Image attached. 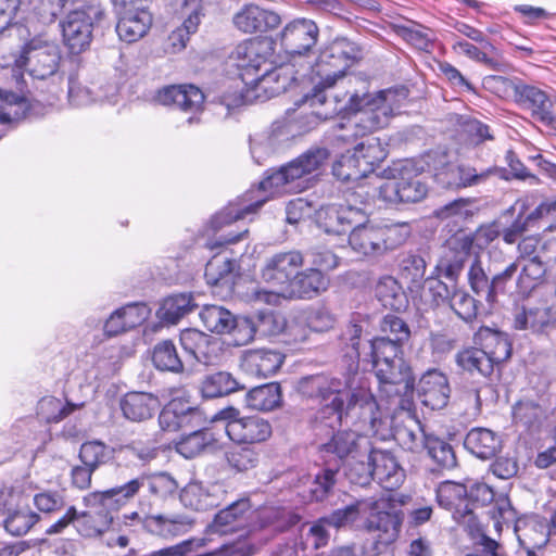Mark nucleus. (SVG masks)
Masks as SVG:
<instances>
[{
	"instance_id": "nucleus-1",
	"label": "nucleus",
	"mask_w": 556,
	"mask_h": 556,
	"mask_svg": "<svg viewBox=\"0 0 556 556\" xmlns=\"http://www.w3.org/2000/svg\"><path fill=\"white\" fill-rule=\"evenodd\" d=\"M363 328L350 324L341 334L352 363L341 376L318 372L301 377L295 384L296 392L320 407L311 419V427L317 437L324 432L328 441L319 444L323 457L333 455L334 464L353 458H364L371 452V440L351 429H340L343 424L363 430L377 432L382 424L380 405L368 381L358 375Z\"/></svg>"
},
{
	"instance_id": "nucleus-2",
	"label": "nucleus",
	"mask_w": 556,
	"mask_h": 556,
	"mask_svg": "<svg viewBox=\"0 0 556 556\" xmlns=\"http://www.w3.org/2000/svg\"><path fill=\"white\" fill-rule=\"evenodd\" d=\"M340 261L326 247L281 251L265 258L261 278L283 299L309 301L330 288V273L340 266Z\"/></svg>"
},
{
	"instance_id": "nucleus-3",
	"label": "nucleus",
	"mask_w": 556,
	"mask_h": 556,
	"mask_svg": "<svg viewBox=\"0 0 556 556\" xmlns=\"http://www.w3.org/2000/svg\"><path fill=\"white\" fill-rule=\"evenodd\" d=\"M363 59V48L348 37H336L325 43L309 67L313 88L294 102L296 106L325 104L328 100L326 89L332 87L339 78Z\"/></svg>"
},
{
	"instance_id": "nucleus-4",
	"label": "nucleus",
	"mask_w": 556,
	"mask_h": 556,
	"mask_svg": "<svg viewBox=\"0 0 556 556\" xmlns=\"http://www.w3.org/2000/svg\"><path fill=\"white\" fill-rule=\"evenodd\" d=\"M352 79L361 87L346 92L349 100L338 111L346 115L359 114L357 125L364 131L372 132L387 127L390 119L401 112V108L409 97V89L404 85L370 93L369 79L365 74L353 75L350 81Z\"/></svg>"
},
{
	"instance_id": "nucleus-5",
	"label": "nucleus",
	"mask_w": 556,
	"mask_h": 556,
	"mask_svg": "<svg viewBox=\"0 0 556 556\" xmlns=\"http://www.w3.org/2000/svg\"><path fill=\"white\" fill-rule=\"evenodd\" d=\"M64 43L72 54L90 48L93 39H101L112 28V21L102 0H86L71 10L61 23Z\"/></svg>"
},
{
	"instance_id": "nucleus-6",
	"label": "nucleus",
	"mask_w": 556,
	"mask_h": 556,
	"mask_svg": "<svg viewBox=\"0 0 556 556\" xmlns=\"http://www.w3.org/2000/svg\"><path fill=\"white\" fill-rule=\"evenodd\" d=\"M409 236L407 223H355L349 232V244L365 257L378 258L402 247Z\"/></svg>"
},
{
	"instance_id": "nucleus-7",
	"label": "nucleus",
	"mask_w": 556,
	"mask_h": 556,
	"mask_svg": "<svg viewBox=\"0 0 556 556\" xmlns=\"http://www.w3.org/2000/svg\"><path fill=\"white\" fill-rule=\"evenodd\" d=\"M378 175L388 179L378 188V198L388 205L418 203L429 192L422 174L410 160L393 162Z\"/></svg>"
},
{
	"instance_id": "nucleus-8",
	"label": "nucleus",
	"mask_w": 556,
	"mask_h": 556,
	"mask_svg": "<svg viewBox=\"0 0 556 556\" xmlns=\"http://www.w3.org/2000/svg\"><path fill=\"white\" fill-rule=\"evenodd\" d=\"M379 381L380 393L406 412L415 409V375L408 361L404 357L372 367Z\"/></svg>"
},
{
	"instance_id": "nucleus-9",
	"label": "nucleus",
	"mask_w": 556,
	"mask_h": 556,
	"mask_svg": "<svg viewBox=\"0 0 556 556\" xmlns=\"http://www.w3.org/2000/svg\"><path fill=\"white\" fill-rule=\"evenodd\" d=\"M330 155L328 148L313 146L290 162L266 169L257 188L267 191L287 187L307 175L321 170Z\"/></svg>"
},
{
	"instance_id": "nucleus-10",
	"label": "nucleus",
	"mask_w": 556,
	"mask_h": 556,
	"mask_svg": "<svg viewBox=\"0 0 556 556\" xmlns=\"http://www.w3.org/2000/svg\"><path fill=\"white\" fill-rule=\"evenodd\" d=\"M485 81L494 86H502L505 91H511L515 102L520 108L529 110L534 121L556 130V114L554 113L556 101L552 100L546 91L525 84L521 79H510L497 75L488 76Z\"/></svg>"
},
{
	"instance_id": "nucleus-11",
	"label": "nucleus",
	"mask_w": 556,
	"mask_h": 556,
	"mask_svg": "<svg viewBox=\"0 0 556 556\" xmlns=\"http://www.w3.org/2000/svg\"><path fill=\"white\" fill-rule=\"evenodd\" d=\"M12 55L16 66L26 67L30 76L37 79H47L56 74L62 59L60 47L42 35L18 46Z\"/></svg>"
},
{
	"instance_id": "nucleus-12",
	"label": "nucleus",
	"mask_w": 556,
	"mask_h": 556,
	"mask_svg": "<svg viewBox=\"0 0 556 556\" xmlns=\"http://www.w3.org/2000/svg\"><path fill=\"white\" fill-rule=\"evenodd\" d=\"M220 509L215 513L212 521L206 526V533L227 535L237 532L248 533L247 529L253 521L256 507L251 496L247 493L239 497H233L232 492L226 486V496L224 497Z\"/></svg>"
},
{
	"instance_id": "nucleus-13",
	"label": "nucleus",
	"mask_w": 556,
	"mask_h": 556,
	"mask_svg": "<svg viewBox=\"0 0 556 556\" xmlns=\"http://www.w3.org/2000/svg\"><path fill=\"white\" fill-rule=\"evenodd\" d=\"M319 27L314 20L296 17L277 34L276 41L289 55H308L318 42Z\"/></svg>"
},
{
	"instance_id": "nucleus-14",
	"label": "nucleus",
	"mask_w": 556,
	"mask_h": 556,
	"mask_svg": "<svg viewBox=\"0 0 556 556\" xmlns=\"http://www.w3.org/2000/svg\"><path fill=\"white\" fill-rule=\"evenodd\" d=\"M270 42L265 39H247L240 42L229 55L231 66L238 70V77L244 85L249 86L248 80L262 71V66L267 65L270 55Z\"/></svg>"
},
{
	"instance_id": "nucleus-15",
	"label": "nucleus",
	"mask_w": 556,
	"mask_h": 556,
	"mask_svg": "<svg viewBox=\"0 0 556 556\" xmlns=\"http://www.w3.org/2000/svg\"><path fill=\"white\" fill-rule=\"evenodd\" d=\"M203 424L201 409L187 396L173 397L159 414L160 428L166 432H184L189 428L201 427Z\"/></svg>"
},
{
	"instance_id": "nucleus-16",
	"label": "nucleus",
	"mask_w": 556,
	"mask_h": 556,
	"mask_svg": "<svg viewBox=\"0 0 556 556\" xmlns=\"http://www.w3.org/2000/svg\"><path fill=\"white\" fill-rule=\"evenodd\" d=\"M286 327V317L281 312L274 308L266 307L243 315L240 333L242 345L250 343L255 338L279 336Z\"/></svg>"
},
{
	"instance_id": "nucleus-17",
	"label": "nucleus",
	"mask_w": 556,
	"mask_h": 556,
	"mask_svg": "<svg viewBox=\"0 0 556 556\" xmlns=\"http://www.w3.org/2000/svg\"><path fill=\"white\" fill-rule=\"evenodd\" d=\"M451 386L447 376L440 369L425 371L418 382L415 381V394L422 406L431 410H440L448 405Z\"/></svg>"
},
{
	"instance_id": "nucleus-18",
	"label": "nucleus",
	"mask_w": 556,
	"mask_h": 556,
	"mask_svg": "<svg viewBox=\"0 0 556 556\" xmlns=\"http://www.w3.org/2000/svg\"><path fill=\"white\" fill-rule=\"evenodd\" d=\"M47 108L23 93L0 88V124L12 125L24 119H37L46 114Z\"/></svg>"
},
{
	"instance_id": "nucleus-19",
	"label": "nucleus",
	"mask_w": 556,
	"mask_h": 556,
	"mask_svg": "<svg viewBox=\"0 0 556 556\" xmlns=\"http://www.w3.org/2000/svg\"><path fill=\"white\" fill-rule=\"evenodd\" d=\"M267 64L269 67H266L263 72L255 73V75L248 80V87L241 89L236 88L232 93H223L220 97L222 103L227 108H238L252 103L254 100L273 98L274 96H270V91L278 79L273 75L276 74V67H273L271 63L267 62Z\"/></svg>"
},
{
	"instance_id": "nucleus-20",
	"label": "nucleus",
	"mask_w": 556,
	"mask_h": 556,
	"mask_svg": "<svg viewBox=\"0 0 556 556\" xmlns=\"http://www.w3.org/2000/svg\"><path fill=\"white\" fill-rule=\"evenodd\" d=\"M225 496L226 483L219 481L208 484L201 481H190L179 492L181 504L195 511L218 508Z\"/></svg>"
},
{
	"instance_id": "nucleus-21",
	"label": "nucleus",
	"mask_w": 556,
	"mask_h": 556,
	"mask_svg": "<svg viewBox=\"0 0 556 556\" xmlns=\"http://www.w3.org/2000/svg\"><path fill=\"white\" fill-rule=\"evenodd\" d=\"M361 211L342 204H325L314 212V223L328 236H341L350 232L357 223Z\"/></svg>"
},
{
	"instance_id": "nucleus-22",
	"label": "nucleus",
	"mask_w": 556,
	"mask_h": 556,
	"mask_svg": "<svg viewBox=\"0 0 556 556\" xmlns=\"http://www.w3.org/2000/svg\"><path fill=\"white\" fill-rule=\"evenodd\" d=\"M153 100L157 104L195 114L203 110L205 96L193 84L167 85L156 90Z\"/></svg>"
},
{
	"instance_id": "nucleus-23",
	"label": "nucleus",
	"mask_w": 556,
	"mask_h": 556,
	"mask_svg": "<svg viewBox=\"0 0 556 556\" xmlns=\"http://www.w3.org/2000/svg\"><path fill=\"white\" fill-rule=\"evenodd\" d=\"M402 510H382L378 501H368V513L364 518L363 531L379 532V543L396 541L403 522Z\"/></svg>"
},
{
	"instance_id": "nucleus-24",
	"label": "nucleus",
	"mask_w": 556,
	"mask_h": 556,
	"mask_svg": "<svg viewBox=\"0 0 556 556\" xmlns=\"http://www.w3.org/2000/svg\"><path fill=\"white\" fill-rule=\"evenodd\" d=\"M138 483L131 479L115 488L91 492L83 497V502L86 507L97 509L98 515L103 514L114 517V513H117L121 507L138 494Z\"/></svg>"
},
{
	"instance_id": "nucleus-25",
	"label": "nucleus",
	"mask_w": 556,
	"mask_h": 556,
	"mask_svg": "<svg viewBox=\"0 0 556 556\" xmlns=\"http://www.w3.org/2000/svg\"><path fill=\"white\" fill-rule=\"evenodd\" d=\"M525 301L521 311L514 317L515 329L548 333L556 328V311L546 300H540L536 303H532L530 299Z\"/></svg>"
},
{
	"instance_id": "nucleus-26",
	"label": "nucleus",
	"mask_w": 556,
	"mask_h": 556,
	"mask_svg": "<svg viewBox=\"0 0 556 556\" xmlns=\"http://www.w3.org/2000/svg\"><path fill=\"white\" fill-rule=\"evenodd\" d=\"M228 438L236 444L254 445L267 441L273 433L268 420L258 416H247L231 420L225 426Z\"/></svg>"
},
{
	"instance_id": "nucleus-27",
	"label": "nucleus",
	"mask_w": 556,
	"mask_h": 556,
	"mask_svg": "<svg viewBox=\"0 0 556 556\" xmlns=\"http://www.w3.org/2000/svg\"><path fill=\"white\" fill-rule=\"evenodd\" d=\"M199 315L208 331L218 334H230L233 344L242 346L240 333L243 315H236L219 305H205Z\"/></svg>"
},
{
	"instance_id": "nucleus-28",
	"label": "nucleus",
	"mask_w": 556,
	"mask_h": 556,
	"mask_svg": "<svg viewBox=\"0 0 556 556\" xmlns=\"http://www.w3.org/2000/svg\"><path fill=\"white\" fill-rule=\"evenodd\" d=\"M473 342L488 356L500 372L501 365L510 358L513 344L506 332L481 326L473 334Z\"/></svg>"
},
{
	"instance_id": "nucleus-29",
	"label": "nucleus",
	"mask_w": 556,
	"mask_h": 556,
	"mask_svg": "<svg viewBox=\"0 0 556 556\" xmlns=\"http://www.w3.org/2000/svg\"><path fill=\"white\" fill-rule=\"evenodd\" d=\"M122 416L130 422L152 419L161 407L157 395L151 392L128 391L118 400Z\"/></svg>"
},
{
	"instance_id": "nucleus-30",
	"label": "nucleus",
	"mask_w": 556,
	"mask_h": 556,
	"mask_svg": "<svg viewBox=\"0 0 556 556\" xmlns=\"http://www.w3.org/2000/svg\"><path fill=\"white\" fill-rule=\"evenodd\" d=\"M117 18L115 31L122 41L132 43L147 35L152 26L153 16L147 8H137L114 12Z\"/></svg>"
},
{
	"instance_id": "nucleus-31",
	"label": "nucleus",
	"mask_w": 556,
	"mask_h": 556,
	"mask_svg": "<svg viewBox=\"0 0 556 556\" xmlns=\"http://www.w3.org/2000/svg\"><path fill=\"white\" fill-rule=\"evenodd\" d=\"M490 178L489 167H478L469 162L453 161L448 170L440 174V186L446 189L460 190L479 186Z\"/></svg>"
},
{
	"instance_id": "nucleus-32",
	"label": "nucleus",
	"mask_w": 556,
	"mask_h": 556,
	"mask_svg": "<svg viewBox=\"0 0 556 556\" xmlns=\"http://www.w3.org/2000/svg\"><path fill=\"white\" fill-rule=\"evenodd\" d=\"M233 25L245 34L265 33L281 24V16L256 4H245L232 17Z\"/></svg>"
},
{
	"instance_id": "nucleus-33",
	"label": "nucleus",
	"mask_w": 556,
	"mask_h": 556,
	"mask_svg": "<svg viewBox=\"0 0 556 556\" xmlns=\"http://www.w3.org/2000/svg\"><path fill=\"white\" fill-rule=\"evenodd\" d=\"M286 355L277 349H254L247 351L242 358L244 371L257 378H268L282 366Z\"/></svg>"
},
{
	"instance_id": "nucleus-34",
	"label": "nucleus",
	"mask_w": 556,
	"mask_h": 556,
	"mask_svg": "<svg viewBox=\"0 0 556 556\" xmlns=\"http://www.w3.org/2000/svg\"><path fill=\"white\" fill-rule=\"evenodd\" d=\"M253 191L244 193L242 199L236 203H229L223 207L219 212L214 214L210 219V228L217 232L224 227L231 225L232 223L244 218L248 214L255 213L266 202V198L257 199L252 201Z\"/></svg>"
},
{
	"instance_id": "nucleus-35",
	"label": "nucleus",
	"mask_w": 556,
	"mask_h": 556,
	"mask_svg": "<svg viewBox=\"0 0 556 556\" xmlns=\"http://www.w3.org/2000/svg\"><path fill=\"white\" fill-rule=\"evenodd\" d=\"M523 262L521 269L517 273L516 290L518 299L528 300L535 288L544 281L549 258L532 256Z\"/></svg>"
},
{
	"instance_id": "nucleus-36",
	"label": "nucleus",
	"mask_w": 556,
	"mask_h": 556,
	"mask_svg": "<svg viewBox=\"0 0 556 556\" xmlns=\"http://www.w3.org/2000/svg\"><path fill=\"white\" fill-rule=\"evenodd\" d=\"M465 448L477 458H494L503 447L501 435L488 428H472L465 437Z\"/></svg>"
},
{
	"instance_id": "nucleus-37",
	"label": "nucleus",
	"mask_w": 556,
	"mask_h": 556,
	"mask_svg": "<svg viewBox=\"0 0 556 556\" xmlns=\"http://www.w3.org/2000/svg\"><path fill=\"white\" fill-rule=\"evenodd\" d=\"M365 457L371 460L375 479L386 483V488L392 489L402 481V468L390 451L376 448L371 442V452Z\"/></svg>"
},
{
	"instance_id": "nucleus-38",
	"label": "nucleus",
	"mask_w": 556,
	"mask_h": 556,
	"mask_svg": "<svg viewBox=\"0 0 556 556\" xmlns=\"http://www.w3.org/2000/svg\"><path fill=\"white\" fill-rule=\"evenodd\" d=\"M217 443L214 433L201 425V427L184 431L180 440L176 443V450L185 458L191 459L207 450L216 448Z\"/></svg>"
},
{
	"instance_id": "nucleus-39",
	"label": "nucleus",
	"mask_w": 556,
	"mask_h": 556,
	"mask_svg": "<svg viewBox=\"0 0 556 556\" xmlns=\"http://www.w3.org/2000/svg\"><path fill=\"white\" fill-rule=\"evenodd\" d=\"M368 513V501L356 500L344 507L333 509L324 516V521L337 530L350 529L363 531L364 518Z\"/></svg>"
},
{
	"instance_id": "nucleus-40",
	"label": "nucleus",
	"mask_w": 556,
	"mask_h": 556,
	"mask_svg": "<svg viewBox=\"0 0 556 556\" xmlns=\"http://www.w3.org/2000/svg\"><path fill=\"white\" fill-rule=\"evenodd\" d=\"M518 262H513L502 271L492 276L489 298H486V306L489 312L496 309L501 305L502 296H517L516 278L518 276ZM516 300L519 299L516 298L515 301Z\"/></svg>"
},
{
	"instance_id": "nucleus-41",
	"label": "nucleus",
	"mask_w": 556,
	"mask_h": 556,
	"mask_svg": "<svg viewBox=\"0 0 556 556\" xmlns=\"http://www.w3.org/2000/svg\"><path fill=\"white\" fill-rule=\"evenodd\" d=\"M375 296L378 302L393 312H404L409 305L408 296L400 281L391 275H384L375 285Z\"/></svg>"
},
{
	"instance_id": "nucleus-42",
	"label": "nucleus",
	"mask_w": 556,
	"mask_h": 556,
	"mask_svg": "<svg viewBox=\"0 0 556 556\" xmlns=\"http://www.w3.org/2000/svg\"><path fill=\"white\" fill-rule=\"evenodd\" d=\"M523 202H516L504 210L496 219L503 241L506 244L518 242L530 229L523 218Z\"/></svg>"
},
{
	"instance_id": "nucleus-43",
	"label": "nucleus",
	"mask_w": 556,
	"mask_h": 556,
	"mask_svg": "<svg viewBox=\"0 0 556 556\" xmlns=\"http://www.w3.org/2000/svg\"><path fill=\"white\" fill-rule=\"evenodd\" d=\"M511 414L514 424L523 428L529 434L540 432L547 417L545 408L531 399H522L516 402L511 407Z\"/></svg>"
},
{
	"instance_id": "nucleus-44",
	"label": "nucleus",
	"mask_w": 556,
	"mask_h": 556,
	"mask_svg": "<svg viewBox=\"0 0 556 556\" xmlns=\"http://www.w3.org/2000/svg\"><path fill=\"white\" fill-rule=\"evenodd\" d=\"M151 362L154 368L162 372L180 375L186 370L177 346L170 339L161 340L153 345Z\"/></svg>"
},
{
	"instance_id": "nucleus-45",
	"label": "nucleus",
	"mask_w": 556,
	"mask_h": 556,
	"mask_svg": "<svg viewBox=\"0 0 556 556\" xmlns=\"http://www.w3.org/2000/svg\"><path fill=\"white\" fill-rule=\"evenodd\" d=\"M244 389L230 372L215 371L203 376L200 392L203 399H217Z\"/></svg>"
},
{
	"instance_id": "nucleus-46",
	"label": "nucleus",
	"mask_w": 556,
	"mask_h": 556,
	"mask_svg": "<svg viewBox=\"0 0 556 556\" xmlns=\"http://www.w3.org/2000/svg\"><path fill=\"white\" fill-rule=\"evenodd\" d=\"M365 177L376 173L388 156L387 146L379 138L369 137L353 148Z\"/></svg>"
},
{
	"instance_id": "nucleus-47",
	"label": "nucleus",
	"mask_w": 556,
	"mask_h": 556,
	"mask_svg": "<svg viewBox=\"0 0 556 556\" xmlns=\"http://www.w3.org/2000/svg\"><path fill=\"white\" fill-rule=\"evenodd\" d=\"M424 446L435 464L431 469L432 473L452 470L458 466L454 447L444 439L434 434H425Z\"/></svg>"
},
{
	"instance_id": "nucleus-48",
	"label": "nucleus",
	"mask_w": 556,
	"mask_h": 556,
	"mask_svg": "<svg viewBox=\"0 0 556 556\" xmlns=\"http://www.w3.org/2000/svg\"><path fill=\"white\" fill-rule=\"evenodd\" d=\"M3 508L7 515L3 527L8 533L14 536L26 534L39 521V516L27 505L13 506L3 502Z\"/></svg>"
},
{
	"instance_id": "nucleus-49",
	"label": "nucleus",
	"mask_w": 556,
	"mask_h": 556,
	"mask_svg": "<svg viewBox=\"0 0 556 556\" xmlns=\"http://www.w3.org/2000/svg\"><path fill=\"white\" fill-rule=\"evenodd\" d=\"M455 362L463 371L471 376L479 375L493 381L492 375L496 368L479 348L470 346L458 351L455 355Z\"/></svg>"
},
{
	"instance_id": "nucleus-50",
	"label": "nucleus",
	"mask_w": 556,
	"mask_h": 556,
	"mask_svg": "<svg viewBox=\"0 0 556 556\" xmlns=\"http://www.w3.org/2000/svg\"><path fill=\"white\" fill-rule=\"evenodd\" d=\"M247 405L256 410L270 412L281 406L282 392L280 383L268 382L252 388L245 395Z\"/></svg>"
},
{
	"instance_id": "nucleus-51",
	"label": "nucleus",
	"mask_w": 556,
	"mask_h": 556,
	"mask_svg": "<svg viewBox=\"0 0 556 556\" xmlns=\"http://www.w3.org/2000/svg\"><path fill=\"white\" fill-rule=\"evenodd\" d=\"M420 174L429 173L440 185V174L448 170L453 160L450 150L437 147L425 152L419 159H410Z\"/></svg>"
},
{
	"instance_id": "nucleus-52",
	"label": "nucleus",
	"mask_w": 556,
	"mask_h": 556,
	"mask_svg": "<svg viewBox=\"0 0 556 556\" xmlns=\"http://www.w3.org/2000/svg\"><path fill=\"white\" fill-rule=\"evenodd\" d=\"M340 464H324L309 485V502H324L332 493L338 482Z\"/></svg>"
},
{
	"instance_id": "nucleus-53",
	"label": "nucleus",
	"mask_w": 556,
	"mask_h": 556,
	"mask_svg": "<svg viewBox=\"0 0 556 556\" xmlns=\"http://www.w3.org/2000/svg\"><path fill=\"white\" fill-rule=\"evenodd\" d=\"M197 307L192 293H178L165 298L156 312L157 317L168 324H176Z\"/></svg>"
},
{
	"instance_id": "nucleus-54",
	"label": "nucleus",
	"mask_w": 556,
	"mask_h": 556,
	"mask_svg": "<svg viewBox=\"0 0 556 556\" xmlns=\"http://www.w3.org/2000/svg\"><path fill=\"white\" fill-rule=\"evenodd\" d=\"M236 265L237 261L235 258L217 253L205 265L204 277L206 282L216 287H231Z\"/></svg>"
},
{
	"instance_id": "nucleus-55",
	"label": "nucleus",
	"mask_w": 556,
	"mask_h": 556,
	"mask_svg": "<svg viewBox=\"0 0 556 556\" xmlns=\"http://www.w3.org/2000/svg\"><path fill=\"white\" fill-rule=\"evenodd\" d=\"M192 522L182 516L166 517L163 515L147 516L143 527L152 534L160 536H177L185 533Z\"/></svg>"
},
{
	"instance_id": "nucleus-56",
	"label": "nucleus",
	"mask_w": 556,
	"mask_h": 556,
	"mask_svg": "<svg viewBox=\"0 0 556 556\" xmlns=\"http://www.w3.org/2000/svg\"><path fill=\"white\" fill-rule=\"evenodd\" d=\"M134 480L139 482L138 492L144 488L151 496L162 500L175 495L179 488L177 481L167 472L141 475Z\"/></svg>"
},
{
	"instance_id": "nucleus-57",
	"label": "nucleus",
	"mask_w": 556,
	"mask_h": 556,
	"mask_svg": "<svg viewBox=\"0 0 556 556\" xmlns=\"http://www.w3.org/2000/svg\"><path fill=\"white\" fill-rule=\"evenodd\" d=\"M505 161L508 165V169L501 166H490L489 167V175L491 176H497L500 179L505 181L510 180H530L531 184H538L539 178L532 174L525 164L520 161L517 153L509 149L505 153Z\"/></svg>"
},
{
	"instance_id": "nucleus-58",
	"label": "nucleus",
	"mask_w": 556,
	"mask_h": 556,
	"mask_svg": "<svg viewBox=\"0 0 556 556\" xmlns=\"http://www.w3.org/2000/svg\"><path fill=\"white\" fill-rule=\"evenodd\" d=\"M399 275L407 280L412 287H420L425 282L427 261L416 251L402 253L399 257Z\"/></svg>"
},
{
	"instance_id": "nucleus-59",
	"label": "nucleus",
	"mask_w": 556,
	"mask_h": 556,
	"mask_svg": "<svg viewBox=\"0 0 556 556\" xmlns=\"http://www.w3.org/2000/svg\"><path fill=\"white\" fill-rule=\"evenodd\" d=\"M372 367L378 363H387L404 357L403 343L390 337H377L366 341Z\"/></svg>"
},
{
	"instance_id": "nucleus-60",
	"label": "nucleus",
	"mask_w": 556,
	"mask_h": 556,
	"mask_svg": "<svg viewBox=\"0 0 556 556\" xmlns=\"http://www.w3.org/2000/svg\"><path fill=\"white\" fill-rule=\"evenodd\" d=\"M76 522L78 533L88 539L103 536L104 532L115 525L114 517L103 514L98 515L97 509L89 513H79Z\"/></svg>"
},
{
	"instance_id": "nucleus-61",
	"label": "nucleus",
	"mask_w": 556,
	"mask_h": 556,
	"mask_svg": "<svg viewBox=\"0 0 556 556\" xmlns=\"http://www.w3.org/2000/svg\"><path fill=\"white\" fill-rule=\"evenodd\" d=\"M227 465L236 472H247L258 465L260 452L252 445L238 444L225 452Z\"/></svg>"
},
{
	"instance_id": "nucleus-62",
	"label": "nucleus",
	"mask_w": 556,
	"mask_h": 556,
	"mask_svg": "<svg viewBox=\"0 0 556 556\" xmlns=\"http://www.w3.org/2000/svg\"><path fill=\"white\" fill-rule=\"evenodd\" d=\"M332 175L342 182L357 181L365 177L354 150L341 153L332 163Z\"/></svg>"
},
{
	"instance_id": "nucleus-63",
	"label": "nucleus",
	"mask_w": 556,
	"mask_h": 556,
	"mask_svg": "<svg viewBox=\"0 0 556 556\" xmlns=\"http://www.w3.org/2000/svg\"><path fill=\"white\" fill-rule=\"evenodd\" d=\"M467 485L454 481H444L435 490V500L441 508L453 510L456 506H462L466 501Z\"/></svg>"
},
{
	"instance_id": "nucleus-64",
	"label": "nucleus",
	"mask_w": 556,
	"mask_h": 556,
	"mask_svg": "<svg viewBox=\"0 0 556 556\" xmlns=\"http://www.w3.org/2000/svg\"><path fill=\"white\" fill-rule=\"evenodd\" d=\"M480 305L479 300L459 287H457L453 299L448 303L451 309L465 323H472L477 318Z\"/></svg>"
}]
</instances>
